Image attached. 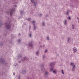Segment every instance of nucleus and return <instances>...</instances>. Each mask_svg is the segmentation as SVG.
I'll return each mask as SVG.
<instances>
[{
	"mask_svg": "<svg viewBox=\"0 0 79 79\" xmlns=\"http://www.w3.org/2000/svg\"><path fill=\"white\" fill-rule=\"evenodd\" d=\"M53 64H54V63H51L49 64V66H51V68L50 69V72H52L53 71V73L54 74H57V70H53V69H54V66H53Z\"/></svg>",
	"mask_w": 79,
	"mask_h": 79,
	"instance_id": "nucleus-1",
	"label": "nucleus"
},
{
	"mask_svg": "<svg viewBox=\"0 0 79 79\" xmlns=\"http://www.w3.org/2000/svg\"><path fill=\"white\" fill-rule=\"evenodd\" d=\"M5 25H6V27L8 29H10L11 28V26L10 25V24L5 23Z\"/></svg>",
	"mask_w": 79,
	"mask_h": 79,
	"instance_id": "nucleus-2",
	"label": "nucleus"
},
{
	"mask_svg": "<svg viewBox=\"0 0 79 79\" xmlns=\"http://www.w3.org/2000/svg\"><path fill=\"white\" fill-rule=\"evenodd\" d=\"M32 41L30 42L28 44V46L29 47H31V48H32Z\"/></svg>",
	"mask_w": 79,
	"mask_h": 79,
	"instance_id": "nucleus-3",
	"label": "nucleus"
},
{
	"mask_svg": "<svg viewBox=\"0 0 79 79\" xmlns=\"http://www.w3.org/2000/svg\"><path fill=\"white\" fill-rule=\"evenodd\" d=\"M15 11V9H14L13 10H12L10 12H9L11 16H12V14L13 13V12Z\"/></svg>",
	"mask_w": 79,
	"mask_h": 79,
	"instance_id": "nucleus-4",
	"label": "nucleus"
},
{
	"mask_svg": "<svg viewBox=\"0 0 79 79\" xmlns=\"http://www.w3.org/2000/svg\"><path fill=\"white\" fill-rule=\"evenodd\" d=\"M31 2L32 3H34V6H35V7H36V5H37V3L35 2L34 0H31Z\"/></svg>",
	"mask_w": 79,
	"mask_h": 79,
	"instance_id": "nucleus-5",
	"label": "nucleus"
},
{
	"mask_svg": "<svg viewBox=\"0 0 79 79\" xmlns=\"http://www.w3.org/2000/svg\"><path fill=\"white\" fill-rule=\"evenodd\" d=\"M29 59L28 58H26V57H24L23 59L22 60V61H24V60H28Z\"/></svg>",
	"mask_w": 79,
	"mask_h": 79,
	"instance_id": "nucleus-6",
	"label": "nucleus"
},
{
	"mask_svg": "<svg viewBox=\"0 0 79 79\" xmlns=\"http://www.w3.org/2000/svg\"><path fill=\"white\" fill-rule=\"evenodd\" d=\"M0 61L1 62V63H4L5 61L3 60L2 59V58H0Z\"/></svg>",
	"mask_w": 79,
	"mask_h": 79,
	"instance_id": "nucleus-7",
	"label": "nucleus"
},
{
	"mask_svg": "<svg viewBox=\"0 0 79 79\" xmlns=\"http://www.w3.org/2000/svg\"><path fill=\"white\" fill-rule=\"evenodd\" d=\"M72 71H76V69H75V65L73 66Z\"/></svg>",
	"mask_w": 79,
	"mask_h": 79,
	"instance_id": "nucleus-8",
	"label": "nucleus"
},
{
	"mask_svg": "<svg viewBox=\"0 0 79 79\" xmlns=\"http://www.w3.org/2000/svg\"><path fill=\"white\" fill-rule=\"evenodd\" d=\"M34 30H35V29H37V27H36V26H35V24H34Z\"/></svg>",
	"mask_w": 79,
	"mask_h": 79,
	"instance_id": "nucleus-9",
	"label": "nucleus"
},
{
	"mask_svg": "<svg viewBox=\"0 0 79 79\" xmlns=\"http://www.w3.org/2000/svg\"><path fill=\"white\" fill-rule=\"evenodd\" d=\"M71 42V38H68V42Z\"/></svg>",
	"mask_w": 79,
	"mask_h": 79,
	"instance_id": "nucleus-10",
	"label": "nucleus"
},
{
	"mask_svg": "<svg viewBox=\"0 0 79 79\" xmlns=\"http://www.w3.org/2000/svg\"><path fill=\"white\" fill-rule=\"evenodd\" d=\"M73 50L74 51V53H75V52H76L77 51V49H76L75 48H73Z\"/></svg>",
	"mask_w": 79,
	"mask_h": 79,
	"instance_id": "nucleus-11",
	"label": "nucleus"
},
{
	"mask_svg": "<svg viewBox=\"0 0 79 79\" xmlns=\"http://www.w3.org/2000/svg\"><path fill=\"white\" fill-rule=\"evenodd\" d=\"M72 28L73 29H74L75 28V25L74 24H73L72 25Z\"/></svg>",
	"mask_w": 79,
	"mask_h": 79,
	"instance_id": "nucleus-12",
	"label": "nucleus"
},
{
	"mask_svg": "<svg viewBox=\"0 0 79 79\" xmlns=\"http://www.w3.org/2000/svg\"><path fill=\"white\" fill-rule=\"evenodd\" d=\"M20 13L21 15L23 14V12H24V11L23 10H21L20 11Z\"/></svg>",
	"mask_w": 79,
	"mask_h": 79,
	"instance_id": "nucleus-13",
	"label": "nucleus"
},
{
	"mask_svg": "<svg viewBox=\"0 0 79 79\" xmlns=\"http://www.w3.org/2000/svg\"><path fill=\"white\" fill-rule=\"evenodd\" d=\"M39 53H40V52H39V51H38L36 52V54L37 56H38V55H39Z\"/></svg>",
	"mask_w": 79,
	"mask_h": 79,
	"instance_id": "nucleus-14",
	"label": "nucleus"
},
{
	"mask_svg": "<svg viewBox=\"0 0 79 79\" xmlns=\"http://www.w3.org/2000/svg\"><path fill=\"white\" fill-rule=\"evenodd\" d=\"M29 36L30 38H31L32 37V33H30L29 35Z\"/></svg>",
	"mask_w": 79,
	"mask_h": 79,
	"instance_id": "nucleus-15",
	"label": "nucleus"
},
{
	"mask_svg": "<svg viewBox=\"0 0 79 79\" xmlns=\"http://www.w3.org/2000/svg\"><path fill=\"white\" fill-rule=\"evenodd\" d=\"M22 73L23 74H24V73H26V71L25 70H23L22 71Z\"/></svg>",
	"mask_w": 79,
	"mask_h": 79,
	"instance_id": "nucleus-16",
	"label": "nucleus"
},
{
	"mask_svg": "<svg viewBox=\"0 0 79 79\" xmlns=\"http://www.w3.org/2000/svg\"><path fill=\"white\" fill-rule=\"evenodd\" d=\"M48 75V72H46L44 73V76H47Z\"/></svg>",
	"mask_w": 79,
	"mask_h": 79,
	"instance_id": "nucleus-17",
	"label": "nucleus"
},
{
	"mask_svg": "<svg viewBox=\"0 0 79 79\" xmlns=\"http://www.w3.org/2000/svg\"><path fill=\"white\" fill-rule=\"evenodd\" d=\"M64 24L65 25H66V24H67V21L66 20H65Z\"/></svg>",
	"mask_w": 79,
	"mask_h": 79,
	"instance_id": "nucleus-18",
	"label": "nucleus"
},
{
	"mask_svg": "<svg viewBox=\"0 0 79 79\" xmlns=\"http://www.w3.org/2000/svg\"><path fill=\"white\" fill-rule=\"evenodd\" d=\"M71 66H75V65H74V63H71Z\"/></svg>",
	"mask_w": 79,
	"mask_h": 79,
	"instance_id": "nucleus-19",
	"label": "nucleus"
},
{
	"mask_svg": "<svg viewBox=\"0 0 79 79\" xmlns=\"http://www.w3.org/2000/svg\"><path fill=\"white\" fill-rule=\"evenodd\" d=\"M41 70L43 71H45V68L44 67H43V69H41Z\"/></svg>",
	"mask_w": 79,
	"mask_h": 79,
	"instance_id": "nucleus-20",
	"label": "nucleus"
},
{
	"mask_svg": "<svg viewBox=\"0 0 79 79\" xmlns=\"http://www.w3.org/2000/svg\"><path fill=\"white\" fill-rule=\"evenodd\" d=\"M62 73L63 74H64V71H63V70H62Z\"/></svg>",
	"mask_w": 79,
	"mask_h": 79,
	"instance_id": "nucleus-21",
	"label": "nucleus"
},
{
	"mask_svg": "<svg viewBox=\"0 0 79 79\" xmlns=\"http://www.w3.org/2000/svg\"><path fill=\"white\" fill-rule=\"evenodd\" d=\"M32 23H33V25L34 24H35V21H33L32 22Z\"/></svg>",
	"mask_w": 79,
	"mask_h": 79,
	"instance_id": "nucleus-22",
	"label": "nucleus"
},
{
	"mask_svg": "<svg viewBox=\"0 0 79 79\" xmlns=\"http://www.w3.org/2000/svg\"><path fill=\"white\" fill-rule=\"evenodd\" d=\"M42 26H45V23L44 22L43 23Z\"/></svg>",
	"mask_w": 79,
	"mask_h": 79,
	"instance_id": "nucleus-23",
	"label": "nucleus"
},
{
	"mask_svg": "<svg viewBox=\"0 0 79 79\" xmlns=\"http://www.w3.org/2000/svg\"><path fill=\"white\" fill-rule=\"evenodd\" d=\"M20 41L21 40H19V41H18V43H20V42H21Z\"/></svg>",
	"mask_w": 79,
	"mask_h": 79,
	"instance_id": "nucleus-24",
	"label": "nucleus"
},
{
	"mask_svg": "<svg viewBox=\"0 0 79 79\" xmlns=\"http://www.w3.org/2000/svg\"><path fill=\"white\" fill-rule=\"evenodd\" d=\"M27 20L28 21H30L31 20V19L30 18L28 19H27Z\"/></svg>",
	"mask_w": 79,
	"mask_h": 79,
	"instance_id": "nucleus-25",
	"label": "nucleus"
},
{
	"mask_svg": "<svg viewBox=\"0 0 79 79\" xmlns=\"http://www.w3.org/2000/svg\"><path fill=\"white\" fill-rule=\"evenodd\" d=\"M68 19H71V17H69L68 18Z\"/></svg>",
	"mask_w": 79,
	"mask_h": 79,
	"instance_id": "nucleus-26",
	"label": "nucleus"
},
{
	"mask_svg": "<svg viewBox=\"0 0 79 79\" xmlns=\"http://www.w3.org/2000/svg\"><path fill=\"white\" fill-rule=\"evenodd\" d=\"M47 50L46 49L45 50V52L47 53Z\"/></svg>",
	"mask_w": 79,
	"mask_h": 79,
	"instance_id": "nucleus-27",
	"label": "nucleus"
},
{
	"mask_svg": "<svg viewBox=\"0 0 79 79\" xmlns=\"http://www.w3.org/2000/svg\"><path fill=\"white\" fill-rule=\"evenodd\" d=\"M16 65H17V64H14V66H16Z\"/></svg>",
	"mask_w": 79,
	"mask_h": 79,
	"instance_id": "nucleus-28",
	"label": "nucleus"
},
{
	"mask_svg": "<svg viewBox=\"0 0 79 79\" xmlns=\"http://www.w3.org/2000/svg\"><path fill=\"white\" fill-rule=\"evenodd\" d=\"M42 14H40V17H42Z\"/></svg>",
	"mask_w": 79,
	"mask_h": 79,
	"instance_id": "nucleus-29",
	"label": "nucleus"
},
{
	"mask_svg": "<svg viewBox=\"0 0 79 79\" xmlns=\"http://www.w3.org/2000/svg\"><path fill=\"white\" fill-rule=\"evenodd\" d=\"M29 27V30H30L31 29V25H30Z\"/></svg>",
	"mask_w": 79,
	"mask_h": 79,
	"instance_id": "nucleus-30",
	"label": "nucleus"
},
{
	"mask_svg": "<svg viewBox=\"0 0 79 79\" xmlns=\"http://www.w3.org/2000/svg\"><path fill=\"white\" fill-rule=\"evenodd\" d=\"M47 40H49V37H47Z\"/></svg>",
	"mask_w": 79,
	"mask_h": 79,
	"instance_id": "nucleus-31",
	"label": "nucleus"
},
{
	"mask_svg": "<svg viewBox=\"0 0 79 79\" xmlns=\"http://www.w3.org/2000/svg\"><path fill=\"white\" fill-rule=\"evenodd\" d=\"M14 6V7H17V6H16V5H15Z\"/></svg>",
	"mask_w": 79,
	"mask_h": 79,
	"instance_id": "nucleus-32",
	"label": "nucleus"
},
{
	"mask_svg": "<svg viewBox=\"0 0 79 79\" xmlns=\"http://www.w3.org/2000/svg\"><path fill=\"white\" fill-rule=\"evenodd\" d=\"M13 75H14V76H15V73H13Z\"/></svg>",
	"mask_w": 79,
	"mask_h": 79,
	"instance_id": "nucleus-33",
	"label": "nucleus"
},
{
	"mask_svg": "<svg viewBox=\"0 0 79 79\" xmlns=\"http://www.w3.org/2000/svg\"><path fill=\"white\" fill-rule=\"evenodd\" d=\"M67 15H68V10L67 11V13L66 14Z\"/></svg>",
	"mask_w": 79,
	"mask_h": 79,
	"instance_id": "nucleus-34",
	"label": "nucleus"
},
{
	"mask_svg": "<svg viewBox=\"0 0 79 79\" xmlns=\"http://www.w3.org/2000/svg\"><path fill=\"white\" fill-rule=\"evenodd\" d=\"M45 57V56H43V58H44Z\"/></svg>",
	"mask_w": 79,
	"mask_h": 79,
	"instance_id": "nucleus-35",
	"label": "nucleus"
},
{
	"mask_svg": "<svg viewBox=\"0 0 79 79\" xmlns=\"http://www.w3.org/2000/svg\"><path fill=\"white\" fill-rule=\"evenodd\" d=\"M19 79H20V77L19 76Z\"/></svg>",
	"mask_w": 79,
	"mask_h": 79,
	"instance_id": "nucleus-36",
	"label": "nucleus"
},
{
	"mask_svg": "<svg viewBox=\"0 0 79 79\" xmlns=\"http://www.w3.org/2000/svg\"><path fill=\"white\" fill-rule=\"evenodd\" d=\"M43 47H45V45H43Z\"/></svg>",
	"mask_w": 79,
	"mask_h": 79,
	"instance_id": "nucleus-37",
	"label": "nucleus"
},
{
	"mask_svg": "<svg viewBox=\"0 0 79 79\" xmlns=\"http://www.w3.org/2000/svg\"><path fill=\"white\" fill-rule=\"evenodd\" d=\"M77 19H78V20H79V17H77Z\"/></svg>",
	"mask_w": 79,
	"mask_h": 79,
	"instance_id": "nucleus-38",
	"label": "nucleus"
},
{
	"mask_svg": "<svg viewBox=\"0 0 79 79\" xmlns=\"http://www.w3.org/2000/svg\"><path fill=\"white\" fill-rule=\"evenodd\" d=\"M17 3V2H15V4H16V3Z\"/></svg>",
	"mask_w": 79,
	"mask_h": 79,
	"instance_id": "nucleus-39",
	"label": "nucleus"
},
{
	"mask_svg": "<svg viewBox=\"0 0 79 79\" xmlns=\"http://www.w3.org/2000/svg\"><path fill=\"white\" fill-rule=\"evenodd\" d=\"M19 57H21V56H19Z\"/></svg>",
	"mask_w": 79,
	"mask_h": 79,
	"instance_id": "nucleus-40",
	"label": "nucleus"
},
{
	"mask_svg": "<svg viewBox=\"0 0 79 79\" xmlns=\"http://www.w3.org/2000/svg\"><path fill=\"white\" fill-rule=\"evenodd\" d=\"M78 23H79V20H78Z\"/></svg>",
	"mask_w": 79,
	"mask_h": 79,
	"instance_id": "nucleus-41",
	"label": "nucleus"
},
{
	"mask_svg": "<svg viewBox=\"0 0 79 79\" xmlns=\"http://www.w3.org/2000/svg\"><path fill=\"white\" fill-rule=\"evenodd\" d=\"M40 47H41V46H40Z\"/></svg>",
	"mask_w": 79,
	"mask_h": 79,
	"instance_id": "nucleus-42",
	"label": "nucleus"
}]
</instances>
